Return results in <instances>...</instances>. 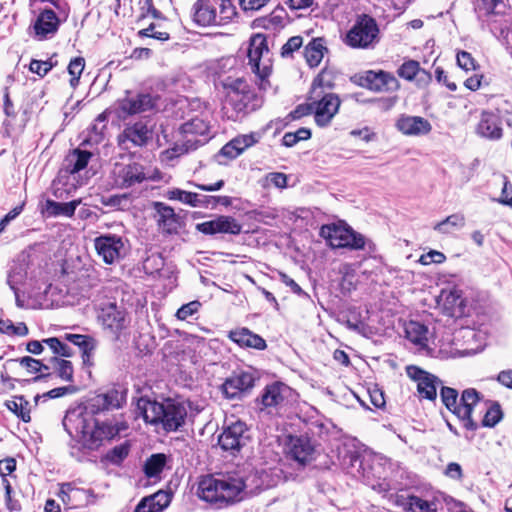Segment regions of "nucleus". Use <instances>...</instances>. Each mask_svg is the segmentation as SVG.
<instances>
[{"label":"nucleus","mask_w":512,"mask_h":512,"mask_svg":"<svg viewBox=\"0 0 512 512\" xmlns=\"http://www.w3.org/2000/svg\"><path fill=\"white\" fill-rule=\"evenodd\" d=\"M124 401L123 394L117 389H110L90 398L86 404L69 408L63 418L62 425L71 437L74 444H71V456L77 460L82 459L81 451L97 450L104 440L113 439L122 429L123 425L110 422H100L95 415L118 409Z\"/></svg>","instance_id":"1"},{"label":"nucleus","mask_w":512,"mask_h":512,"mask_svg":"<svg viewBox=\"0 0 512 512\" xmlns=\"http://www.w3.org/2000/svg\"><path fill=\"white\" fill-rule=\"evenodd\" d=\"M137 409L146 423L160 425L166 432L179 430L185 424L187 417L185 405L172 399L157 402L140 397L137 401Z\"/></svg>","instance_id":"2"},{"label":"nucleus","mask_w":512,"mask_h":512,"mask_svg":"<svg viewBox=\"0 0 512 512\" xmlns=\"http://www.w3.org/2000/svg\"><path fill=\"white\" fill-rule=\"evenodd\" d=\"M245 488L242 478H216L206 475L198 483L197 495L206 502L222 507L241 501Z\"/></svg>","instance_id":"3"},{"label":"nucleus","mask_w":512,"mask_h":512,"mask_svg":"<svg viewBox=\"0 0 512 512\" xmlns=\"http://www.w3.org/2000/svg\"><path fill=\"white\" fill-rule=\"evenodd\" d=\"M227 88V105L231 106L232 114L228 118L238 121L259 109L263 100L256 90L243 78L231 80L225 84Z\"/></svg>","instance_id":"4"},{"label":"nucleus","mask_w":512,"mask_h":512,"mask_svg":"<svg viewBox=\"0 0 512 512\" xmlns=\"http://www.w3.org/2000/svg\"><path fill=\"white\" fill-rule=\"evenodd\" d=\"M440 397L445 407L462 422L465 429L470 431L478 429L477 422L472 418V411L481 400V395L476 389L467 388L463 390L458 401V391L456 389L442 386Z\"/></svg>","instance_id":"5"},{"label":"nucleus","mask_w":512,"mask_h":512,"mask_svg":"<svg viewBox=\"0 0 512 512\" xmlns=\"http://www.w3.org/2000/svg\"><path fill=\"white\" fill-rule=\"evenodd\" d=\"M193 21L199 26H221L237 14L232 0H197L193 5Z\"/></svg>","instance_id":"6"},{"label":"nucleus","mask_w":512,"mask_h":512,"mask_svg":"<svg viewBox=\"0 0 512 512\" xmlns=\"http://www.w3.org/2000/svg\"><path fill=\"white\" fill-rule=\"evenodd\" d=\"M379 42V26L376 20L368 14L358 15L344 38V43L355 49H373Z\"/></svg>","instance_id":"7"},{"label":"nucleus","mask_w":512,"mask_h":512,"mask_svg":"<svg viewBox=\"0 0 512 512\" xmlns=\"http://www.w3.org/2000/svg\"><path fill=\"white\" fill-rule=\"evenodd\" d=\"M269 55L267 38L264 34L257 33L250 38L247 57L251 70L261 79H267L272 72V63Z\"/></svg>","instance_id":"8"},{"label":"nucleus","mask_w":512,"mask_h":512,"mask_svg":"<svg viewBox=\"0 0 512 512\" xmlns=\"http://www.w3.org/2000/svg\"><path fill=\"white\" fill-rule=\"evenodd\" d=\"M256 380L258 376L251 369L234 371L224 380L220 391L228 400H242L254 388Z\"/></svg>","instance_id":"9"},{"label":"nucleus","mask_w":512,"mask_h":512,"mask_svg":"<svg viewBox=\"0 0 512 512\" xmlns=\"http://www.w3.org/2000/svg\"><path fill=\"white\" fill-rule=\"evenodd\" d=\"M251 442V431L247 424L237 420L223 427L218 436V445L223 451L236 455Z\"/></svg>","instance_id":"10"},{"label":"nucleus","mask_w":512,"mask_h":512,"mask_svg":"<svg viewBox=\"0 0 512 512\" xmlns=\"http://www.w3.org/2000/svg\"><path fill=\"white\" fill-rule=\"evenodd\" d=\"M111 178L114 188L128 189L143 183L150 177L142 164L132 162L129 164L116 163L111 172Z\"/></svg>","instance_id":"11"},{"label":"nucleus","mask_w":512,"mask_h":512,"mask_svg":"<svg viewBox=\"0 0 512 512\" xmlns=\"http://www.w3.org/2000/svg\"><path fill=\"white\" fill-rule=\"evenodd\" d=\"M169 200H177L191 207L215 208L218 205L225 207L232 205V198L229 196H208L194 192L173 188L166 192Z\"/></svg>","instance_id":"12"},{"label":"nucleus","mask_w":512,"mask_h":512,"mask_svg":"<svg viewBox=\"0 0 512 512\" xmlns=\"http://www.w3.org/2000/svg\"><path fill=\"white\" fill-rule=\"evenodd\" d=\"M97 254L106 264L122 260L127 254L126 241L116 234H104L94 239Z\"/></svg>","instance_id":"13"},{"label":"nucleus","mask_w":512,"mask_h":512,"mask_svg":"<svg viewBox=\"0 0 512 512\" xmlns=\"http://www.w3.org/2000/svg\"><path fill=\"white\" fill-rule=\"evenodd\" d=\"M312 101L314 120L317 126H328L334 116L338 113L341 100L335 93L311 95L308 98Z\"/></svg>","instance_id":"14"},{"label":"nucleus","mask_w":512,"mask_h":512,"mask_svg":"<svg viewBox=\"0 0 512 512\" xmlns=\"http://www.w3.org/2000/svg\"><path fill=\"white\" fill-rule=\"evenodd\" d=\"M287 448L290 458L302 468L315 459V444L307 434L289 435Z\"/></svg>","instance_id":"15"},{"label":"nucleus","mask_w":512,"mask_h":512,"mask_svg":"<svg viewBox=\"0 0 512 512\" xmlns=\"http://www.w3.org/2000/svg\"><path fill=\"white\" fill-rule=\"evenodd\" d=\"M152 136V129L146 123L139 121L124 128L118 135V145L124 150L143 147L152 139Z\"/></svg>","instance_id":"16"},{"label":"nucleus","mask_w":512,"mask_h":512,"mask_svg":"<svg viewBox=\"0 0 512 512\" xmlns=\"http://www.w3.org/2000/svg\"><path fill=\"white\" fill-rule=\"evenodd\" d=\"M195 228L205 235L229 234L236 236L242 231V225L229 215H218L212 220L197 223Z\"/></svg>","instance_id":"17"},{"label":"nucleus","mask_w":512,"mask_h":512,"mask_svg":"<svg viewBox=\"0 0 512 512\" xmlns=\"http://www.w3.org/2000/svg\"><path fill=\"white\" fill-rule=\"evenodd\" d=\"M158 98L149 93H132L127 91L126 96L119 101V111L123 116L135 115L152 110Z\"/></svg>","instance_id":"18"},{"label":"nucleus","mask_w":512,"mask_h":512,"mask_svg":"<svg viewBox=\"0 0 512 512\" xmlns=\"http://www.w3.org/2000/svg\"><path fill=\"white\" fill-rule=\"evenodd\" d=\"M65 508L63 512H75L77 508L85 507L89 502L90 491L77 488L73 483H62L58 493Z\"/></svg>","instance_id":"19"},{"label":"nucleus","mask_w":512,"mask_h":512,"mask_svg":"<svg viewBox=\"0 0 512 512\" xmlns=\"http://www.w3.org/2000/svg\"><path fill=\"white\" fill-rule=\"evenodd\" d=\"M360 85L372 91H392L399 87L398 80L389 72L385 71H366L360 77Z\"/></svg>","instance_id":"20"},{"label":"nucleus","mask_w":512,"mask_h":512,"mask_svg":"<svg viewBox=\"0 0 512 512\" xmlns=\"http://www.w3.org/2000/svg\"><path fill=\"white\" fill-rule=\"evenodd\" d=\"M99 319L103 328L108 330L116 340L119 339L121 331L127 327L125 311L118 308L114 303L101 310Z\"/></svg>","instance_id":"21"},{"label":"nucleus","mask_w":512,"mask_h":512,"mask_svg":"<svg viewBox=\"0 0 512 512\" xmlns=\"http://www.w3.org/2000/svg\"><path fill=\"white\" fill-rule=\"evenodd\" d=\"M501 119L498 114L484 110L476 127V133L485 139L497 141L503 136Z\"/></svg>","instance_id":"22"},{"label":"nucleus","mask_w":512,"mask_h":512,"mask_svg":"<svg viewBox=\"0 0 512 512\" xmlns=\"http://www.w3.org/2000/svg\"><path fill=\"white\" fill-rule=\"evenodd\" d=\"M153 208L158 214L157 223L162 231L168 235L178 234L181 218L174 209L163 202H153Z\"/></svg>","instance_id":"23"},{"label":"nucleus","mask_w":512,"mask_h":512,"mask_svg":"<svg viewBox=\"0 0 512 512\" xmlns=\"http://www.w3.org/2000/svg\"><path fill=\"white\" fill-rule=\"evenodd\" d=\"M64 339L81 350L83 366L92 367L94 365L93 356L97 347V341L90 335L66 333Z\"/></svg>","instance_id":"24"},{"label":"nucleus","mask_w":512,"mask_h":512,"mask_svg":"<svg viewBox=\"0 0 512 512\" xmlns=\"http://www.w3.org/2000/svg\"><path fill=\"white\" fill-rule=\"evenodd\" d=\"M228 338L241 348H252L261 351L267 347L266 341L260 335L245 327L229 331Z\"/></svg>","instance_id":"25"},{"label":"nucleus","mask_w":512,"mask_h":512,"mask_svg":"<svg viewBox=\"0 0 512 512\" xmlns=\"http://www.w3.org/2000/svg\"><path fill=\"white\" fill-rule=\"evenodd\" d=\"M396 127L405 135H425L432 129L430 122L425 118L407 115H402L397 120Z\"/></svg>","instance_id":"26"},{"label":"nucleus","mask_w":512,"mask_h":512,"mask_svg":"<svg viewBox=\"0 0 512 512\" xmlns=\"http://www.w3.org/2000/svg\"><path fill=\"white\" fill-rule=\"evenodd\" d=\"M351 230L350 226L323 225L320 229V235L329 242L332 248H346Z\"/></svg>","instance_id":"27"},{"label":"nucleus","mask_w":512,"mask_h":512,"mask_svg":"<svg viewBox=\"0 0 512 512\" xmlns=\"http://www.w3.org/2000/svg\"><path fill=\"white\" fill-rule=\"evenodd\" d=\"M58 27L59 19L52 9L43 10L34 24L35 33L40 36L41 39L47 38L48 35L56 33Z\"/></svg>","instance_id":"28"},{"label":"nucleus","mask_w":512,"mask_h":512,"mask_svg":"<svg viewBox=\"0 0 512 512\" xmlns=\"http://www.w3.org/2000/svg\"><path fill=\"white\" fill-rule=\"evenodd\" d=\"M285 388L286 386L281 382L266 385L259 398H257V401L262 405L261 409L276 407L283 403L285 399L283 390Z\"/></svg>","instance_id":"29"},{"label":"nucleus","mask_w":512,"mask_h":512,"mask_svg":"<svg viewBox=\"0 0 512 512\" xmlns=\"http://www.w3.org/2000/svg\"><path fill=\"white\" fill-rule=\"evenodd\" d=\"M80 203L81 200H72L67 203H60L51 199H47L44 206L42 207L41 212L47 217H72Z\"/></svg>","instance_id":"30"},{"label":"nucleus","mask_w":512,"mask_h":512,"mask_svg":"<svg viewBox=\"0 0 512 512\" xmlns=\"http://www.w3.org/2000/svg\"><path fill=\"white\" fill-rule=\"evenodd\" d=\"M168 461V456L164 453H155L150 455L144 462L142 470L148 479L158 481L161 479L163 472Z\"/></svg>","instance_id":"31"},{"label":"nucleus","mask_w":512,"mask_h":512,"mask_svg":"<svg viewBox=\"0 0 512 512\" xmlns=\"http://www.w3.org/2000/svg\"><path fill=\"white\" fill-rule=\"evenodd\" d=\"M92 153L79 148L74 149L64 161V171L67 174H75L87 167Z\"/></svg>","instance_id":"32"},{"label":"nucleus","mask_w":512,"mask_h":512,"mask_svg":"<svg viewBox=\"0 0 512 512\" xmlns=\"http://www.w3.org/2000/svg\"><path fill=\"white\" fill-rule=\"evenodd\" d=\"M405 333L406 338L420 349L428 347V328L426 325L417 321H410L405 326Z\"/></svg>","instance_id":"33"},{"label":"nucleus","mask_w":512,"mask_h":512,"mask_svg":"<svg viewBox=\"0 0 512 512\" xmlns=\"http://www.w3.org/2000/svg\"><path fill=\"white\" fill-rule=\"evenodd\" d=\"M107 116L105 113L99 114L91 126L87 129L86 137L83 140L84 144L93 146L98 145L104 139L106 130Z\"/></svg>","instance_id":"34"},{"label":"nucleus","mask_w":512,"mask_h":512,"mask_svg":"<svg viewBox=\"0 0 512 512\" xmlns=\"http://www.w3.org/2000/svg\"><path fill=\"white\" fill-rule=\"evenodd\" d=\"M324 51H327V48L324 45V39H312L304 48V57L307 64L311 68L317 67L323 59Z\"/></svg>","instance_id":"35"},{"label":"nucleus","mask_w":512,"mask_h":512,"mask_svg":"<svg viewBox=\"0 0 512 512\" xmlns=\"http://www.w3.org/2000/svg\"><path fill=\"white\" fill-rule=\"evenodd\" d=\"M335 86L334 76L331 71L324 68L313 80L310 94L319 96V94H328L326 90H331Z\"/></svg>","instance_id":"36"},{"label":"nucleus","mask_w":512,"mask_h":512,"mask_svg":"<svg viewBox=\"0 0 512 512\" xmlns=\"http://www.w3.org/2000/svg\"><path fill=\"white\" fill-rule=\"evenodd\" d=\"M505 0H478L476 10L480 17L491 15H503L506 12Z\"/></svg>","instance_id":"37"},{"label":"nucleus","mask_w":512,"mask_h":512,"mask_svg":"<svg viewBox=\"0 0 512 512\" xmlns=\"http://www.w3.org/2000/svg\"><path fill=\"white\" fill-rule=\"evenodd\" d=\"M441 383L437 376L430 373L417 384V391L425 399L434 401L437 398V387Z\"/></svg>","instance_id":"38"},{"label":"nucleus","mask_w":512,"mask_h":512,"mask_svg":"<svg viewBox=\"0 0 512 512\" xmlns=\"http://www.w3.org/2000/svg\"><path fill=\"white\" fill-rule=\"evenodd\" d=\"M398 503L404 510L409 512H436V510L432 508L433 504L415 495L401 497Z\"/></svg>","instance_id":"39"},{"label":"nucleus","mask_w":512,"mask_h":512,"mask_svg":"<svg viewBox=\"0 0 512 512\" xmlns=\"http://www.w3.org/2000/svg\"><path fill=\"white\" fill-rule=\"evenodd\" d=\"M399 77L406 80H413L417 75H423V80L430 81L431 74L420 68L419 62L415 60L405 61L397 71Z\"/></svg>","instance_id":"40"},{"label":"nucleus","mask_w":512,"mask_h":512,"mask_svg":"<svg viewBox=\"0 0 512 512\" xmlns=\"http://www.w3.org/2000/svg\"><path fill=\"white\" fill-rule=\"evenodd\" d=\"M49 363L55 368L57 376L63 381L70 383L74 381V369L71 361L54 356L49 360Z\"/></svg>","instance_id":"41"},{"label":"nucleus","mask_w":512,"mask_h":512,"mask_svg":"<svg viewBox=\"0 0 512 512\" xmlns=\"http://www.w3.org/2000/svg\"><path fill=\"white\" fill-rule=\"evenodd\" d=\"M6 407L23 422H30L31 417L30 410L28 408L29 402L24 398V396H17L13 400L7 401Z\"/></svg>","instance_id":"42"},{"label":"nucleus","mask_w":512,"mask_h":512,"mask_svg":"<svg viewBox=\"0 0 512 512\" xmlns=\"http://www.w3.org/2000/svg\"><path fill=\"white\" fill-rule=\"evenodd\" d=\"M465 226V217L463 214L455 213L452 215H449L444 220L438 222L434 226V230L443 233L448 234L452 231V229H461Z\"/></svg>","instance_id":"43"},{"label":"nucleus","mask_w":512,"mask_h":512,"mask_svg":"<svg viewBox=\"0 0 512 512\" xmlns=\"http://www.w3.org/2000/svg\"><path fill=\"white\" fill-rule=\"evenodd\" d=\"M131 445L128 441L121 443L110 449L106 455L105 459L113 465H120L129 455Z\"/></svg>","instance_id":"44"},{"label":"nucleus","mask_w":512,"mask_h":512,"mask_svg":"<svg viewBox=\"0 0 512 512\" xmlns=\"http://www.w3.org/2000/svg\"><path fill=\"white\" fill-rule=\"evenodd\" d=\"M503 418V412L498 402H494L485 412L482 426L492 428L497 425Z\"/></svg>","instance_id":"45"},{"label":"nucleus","mask_w":512,"mask_h":512,"mask_svg":"<svg viewBox=\"0 0 512 512\" xmlns=\"http://www.w3.org/2000/svg\"><path fill=\"white\" fill-rule=\"evenodd\" d=\"M0 332L7 335L26 336L29 333V329L24 322L15 325L9 319H0Z\"/></svg>","instance_id":"46"},{"label":"nucleus","mask_w":512,"mask_h":512,"mask_svg":"<svg viewBox=\"0 0 512 512\" xmlns=\"http://www.w3.org/2000/svg\"><path fill=\"white\" fill-rule=\"evenodd\" d=\"M44 344H46L52 352L60 357H71L73 356V350L66 343L62 342L57 337H50L43 339Z\"/></svg>","instance_id":"47"},{"label":"nucleus","mask_w":512,"mask_h":512,"mask_svg":"<svg viewBox=\"0 0 512 512\" xmlns=\"http://www.w3.org/2000/svg\"><path fill=\"white\" fill-rule=\"evenodd\" d=\"M349 236L350 237L347 239L348 244L346 248L350 250H362L368 246L370 251L375 250V244L372 241H367L362 234L354 231L353 229L351 230Z\"/></svg>","instance_id":"48"},{"label":"nucleus","mask_w":512,"mask_h":512,"mask_svg":"<svg viewBox=\"0 0 512 512\" xmlns=\"http://www.w3.org/2000/svg\"><path fill=\"white\" fill-rule=\"evenodd\" d=\"M12 361L18 362L22 367H24L29 373L35 374L42 371H49L50 366L44 364L41 360L35 359L31 356H24L18 359H13Z\"/></svg>","instance_id":"49"},{"label":"nucleus","mask_w":512,"mask_h":512,"mask_svg":"<svg viewBox=\"0 0 512 512\" xmlns=\"http://www.w3.org/2000/svg\"><path fill=\"white\" fill-rule=\"evenodd\" d=\"M284 18L282 15H277L275 12L268 16L258 18L254 21L257 27L264 28L266 30H276L283 27Z\"/></svg>","instance_id":"50"},{"label":"nucleus","mask_w":512,"mask_h":512,"mask_svg":"<svg viewBox=\"0 0 512 512\" xmlns=\"http://www.w3.org/2000/svg\"><path fill=\"white\" fill-rule=\"evenodd\" d=\"M85 67V60L83 57L73 58L68 65V73L72 76L70 79L71 86L75 87L79 83L80 76Z\"/></svg>","instance_id":"51"},{"label":"nucleus","mask_w":512,"mask_h":512,"mask_svg":"<svg viewBox=\"0 0 512 512\" xmlns=\"http://www.w3.org/2000/svg\"><path fill=\"white\" fill-rule=\"evenodd\" d=\"M100 202L102 205H104L106 207L124 210L128 206L129 195L128 194H120V195L102 196Z\"/></svg>","instance_id":"52"},{"label":"nucleus","mask_w":512,"mask_h":512,"mask_svg":"<svg viewBox=\"0 0 512 512\" xmlns=\"http://www.w3.org/2000/svg\"><path fill=\"white\" fill-rule=\"evenodd\" d=\"M303 45V38L301 36L290 37L287 42L282 46L280 55L282 58H291L293 53L299 50Z\"/></svg>","instance_id":"53"},{"label":"nucleus","mask_w":512,"mask_h":512,"mask_svg":"<svg viewBox=\"0 0 512 512\" xmlns=\"http://www.w3.org/2000/svg\"><path fill=\"white\" fill-rule=\"evenodd\" d=\"M201 303L198 300L191 301L183 304L176 312V317L179 320H187L190 316L199 311Z\"/></svg>","instance_id":"54"},{"label":"nucleus","mask_w":512,"mask_h":512,"mask_svg":"<svg viewBox=\"0 0 512 512\" xmlns=\"http://www.w3.org/2000/svg\"><path fill=\"white\" fill-rule=\"evenodd\" d=\"M259 134L257 133H250L245 135L237 136L233 139V144H235L242 153L247 148L253 146L259 141Z\"/></svg>","instance_id":"55"},{"label":"nucleus","mask_w":512,"mask_h":512,"mask_svg":"<svg viewBox=\"0 0 512 512\" xmlns=\"http://www.w3.org/2000/svg\"><path fill=\"white\" fill-rule=\"evenodd\" d=\"M207 126L201 119H192L191 121L185 122L181 126V132L183 134H204Z\"/></svg>","instance_id":"56"},{"label":"nucleus","mask_w":512,"mask_h":512,"mask_svg":"<svg viewBox=\"0 0 512 512\" xmlns=\"http://www.w3.org/2000/svg\"><path fill=\"white\" fill-rule=\"evenodd\" d=\"M55 63H53L51 60L48 61H41V60H35L33 59L30 62L29 70L32 73L37 74L40 77H44L48 74L50 70L54 67Z\"/></svg>","instance_id":"57"},{"label":"nucleus","mask_w":512,"mask_h":512,"mask_svg":"<svg viewBox=\"0 0 512 512\" xmlns=\"http://www.w3.org/2000/svg\"><path fill=\"white\" fill-rule=\"evenodd\" d=\"M457 64L465 71L476 70L479 67L472 55L466 51L457 53Z\"/></svg>","instance_id":"58"},{"label":"nucleus","mask_w":512,"mask_h":512,"mask_svg":"<svg viewBox=\"0 0 512 512\" xmlns=\"http://www.w3.org/2000/svg\"><path fill=\"white\" fill-rule=\"evenodd\" d=\"M138 36L140 38L150 37L162 42L167 41L170 38L169 33L167 32L155 31V24L153 23L150 24L147 28L138 31Z\"/></svg>","instance_id":"59"},{"label":"nucleus","mask_w":512,"mask_h":512,"mask_svg":"<svg viewBox=\"0 0 512 512\" xmlns=\"http://www.w3.org/2000/svg\"><path fill=\"white\" fill-rule=\"evenodd\" d=\"M313 113L312 101L310 103L299 104L294 110H292L287 118L289 120H299L304 116H308Z\"/></svg>","instance_id":"60"},{"label":"nucleus","mask_w":512,"mask_h":512,"mask_svg":"<svg viewBox=\"0 0 512 512\" xmlns=\"http://www.w3.org/2000/svg\"><path fill=\"white\" fill-rule=\"evenodd\" d=\"M162 507L155 502L153 497L143 498L136 506L134 512H160Z\"/></svg>","instance_id":"61"},{"label":"nucleus","mask_w":512,"mask_h":512,"mask_svg":"<svg viewBox=\"0 0 512 512\" xmlns=\"http://www.w3.org/2000/svg\"><path fill=\"white\" fill-rule=\"evenodd\" d=\"M3 484L5 486V498L8 509L11 512H19L21 510V505L18 500H15L11 496L12 488L10 483L6 478H3Z\"/></svg>","instance_id":"62"},{"label":"nucleus","mask_w":512,"mask_h":512,"mask_svg":"<svg viewBox=\"0 0 512 512\" xmlns=\"http://www.w3.org/2000/svg\"><path fill=\"white\" fill-rule=\"evenodd\" d=\"M445 259H446V257L442 252L436 251V250H431L428 253H426L420 257V262L423 265H430L432 263L440 264V263H443L445 261Z\"/></svg>","instance_id":"63"},{"label":"nucleus","mask_w":512,"mask_h":512,"mask_svg":"<svg viewBox=\"0 0 512 512\" xmlns=\"http://www.w3.org/2000/svg\"><path fill=\"white\" fill-rule=\"evenodd\" d=\"M3 111L7 118H15L17 113L15 110V106L10 99L9 87H4L3 89Z\"/></svg>","instance_id":"64"}]
</instances>
